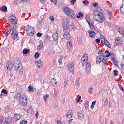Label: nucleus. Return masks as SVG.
I'll return each mask as SVG.
<instances>
[{"label": "nucleus", "mask_w": 124, "mask_h": 124, "mask_svg": "<svg viewBox=\"0 0 124 124\" xmlns=\"http://www.w3.org/2000/svg\"><path fill=\"white\" fill-rule=\"evenodd\" d=\"M122 39L120 37H118L115 40V42L116 44L118 45H122Z\"/></svg>", "instance_id": "nucleus-9"}, {"label": "nucleus", "mask_w": 124, "mask_h": 124, "mask_svg": "<svg viewBox=\"0 0 124 124\" xmlns=\"http://www.w3.org/2000/svg\"><path fill=\"white\" fill-rule=\"evenodd\" d=\"M42 35L41 33L39 32L37 33L36 34L37 36L39 37H40Z\"/></svg>", "instance_id": "nucleus-53"}, {"label": "nucleus", "mask_w": 124, "mask_h": 124, "mask_svg": "<svg viewBox=\"0 0 124 124\" xmlns=\"http://www.w3.org/2000/svg\"><path fill=\"white\" fill-rule=\"evenodd\" d=\"M118 87L120 88V89L122 91H123V89L122 85L119 84H118Z\"/></svg>", "instance_id": "nucleus-43"}, {"label": "nucleus", "mask_w": 124, "mask_h": 124, "mask_svg": "<svg viewBox=\"0 0 124 124\" xmlns=\"http://www.w3.org/2000/svg\"><path fill=\"white\" fill-rule=\"evenodd\" d=\"M15 24H13L11 25L9 29L11 31H12L11 35L13 39H16L18 37L17 32L16 30V26Z\"/></svg>", "instance_id": "nucleus-2"}, {"label": "nucleus", "mask_w": 124, "mask_h": 124, "mask_svg": "<svg viewBox=\"0 0 124 124\" xmlns=\"http://www.w3.org/2000/svg\"><path fill=\"white\" fill-rule=\"evenodd\" d=\"M105 41L103 43L104 44H105L109 48H110L111 47V46L109 43V42H108V41L107 40H105Z\"/></svg>", "instance_id": "nucleus-28"}, {"label": "nucleus", "mask_w": 124, "mask_h": 124, "mask_svg": "<svg viewBox=\"0 0 124 124\" xmlns=\"http://www.w3.org/2000/svg\"><path fill=\"white\" fill-rule=\"evenodd\" d=\"M96 62L97 63H99L101 61V58L99 56H97L96 58Z\"/></svg>", "instance_id": "nucleus-25"}, {"label": "nucleus", "mask_w": 124, "mask_h": 124, "mask_svg": "<svg viewBox=\"0 0 124 124\" xmlns=\"http://www.w3.org/2000/svg\"><path fill=\"white\" fill-rule=\"evenodd\" d=\"M113 63L116 65H117V62L116 60L112 61Z\"/></svg>", "instance_id": "nucleus-58"}, {"label": "nucleus", "mask_w": 124, "mask_h": 124, "mask_svg": "<svg viewBox=\"0 0 124 124\" xmlns=\"http://www.w3.org/2000/svg\"><path fill=\"white\" fill-rule=\"evenodd\" d=\"M84 106L85 108H87L88 107V102H86L85 103Z\"/></svg>", "instance_id": "nucleus-41"}, {"label": "nucleus", "mask_w": 124, "mask_h": 124, "mask_svg": "<svg viewBox=\"0 0 124 124\" xmlns=\"http://www.w3.org/2000/svg\"><path fill=\"white\" fill-rule=\"evenodd\" d=\"M64 38L68 40L70 38V36L69 33L68 32H66L64 33L63 35Z\"/></svg>", "instance_id": "nucleus-14"}, {"label": "nucleus", "mask_w": 124, "mask_h": 124, "mask_svg": "<svg viewBox=\"0 0 124 124\" xmlns=\"http://www.w3.org/2000/svg\"><path fill=\"white\" fill-rule=\"evenodd\" d=\"M37 65L40 68V67L43 65V63L41 59H39L37 61Z\"/></svg>", "instance_id": "nucleus-19"}, {"label": "nucleus", "mask_w": 124, "mask_h": 124, "mask_svg": "<svg viewBox=\"0 0 124 124\" xmlns=\"http://www.w3.org/2000/svg\"><path fill=\"white\" fill-rule=\"evenodd\" d=\"M69 29L71 30H73L75 29V28L74 25H71L69 27Z\"/></svg>", "instance_id": "nucleus-35"}, {"label": "nucleus", "mask_w": 124, "mask_h": 124, "mask_svg": "<svg viewBox=\"0 0 124 124\" xmlns=\"http://www.w3.org/2000/svg\"><path fill=\"white\" fill-rule=\"evenodd\" d=\"M93 89L92 88H90L89 89V91L90 93H91L93 92Z\"/></svg>", "instance_id": "nucleus-52"}, {"label": "nucleus", "mask_w": 124, "mask_h": 124, "mask_svg": "<svg viewBox=\"0 0 124 124\" xmlns=\"http://www.w3.org/2000/svg\"><path fill=\"white\" fill-rule=\"evenodd\" d=\"M64 59H63L62 57L60 56L58 60V62L59 65H61L62 64V62L64 61Z\"/></svg>", "instance_id": "nucleus-23"}, {"label": "nucleus", "mask_w": 124, "mask_h": 124, "mask_svg": "<svg viewBox=\"0 0 124 124\" xmlns=\"http://www.w3.org/2000/svg\"><path fill=\"white\" fill-rule=\"evenodd\" d=\"M39 54L38 52H36L34 55V56L35 58H38L39 56Z\"/></svg>", "instance_id": "nucleus-40"}, {"label": "nucleus", "mask_w": 124, "mask_h": 124, "mask_svg": "<svg viewBox=\"0 0 124 124\" xmlns=\"http://www.w3.org/2000/svg\"><path fill=\"white\" fill-rule=\"evenodd\" d=\"M106 61V58H105L102 59V61L103 63H105Z\"/></svg>", "instance_id": "nucleus-59"}, {"label": "nucleus", "mask_w": 124, "mask_h": 124, "mask_svg": "<svg viewBox=\"0 0 124 124\" xmlns=\"http://www.w3.org/2000/svg\"><path fill=\"white\" fill-rule=\"evenodd\" d=\"M90 36L92 38H94L95 35V33L92 31H89L88 32Z\"/></svg>", "instance_id": "nucleus-18"}, {"label": "nucleus", "mask_w": 124, "mask_h": 124, "mask_svg": "<svg viewBox=\"0 0 124 124\" xmlns=\"http://www.w3.org/2000/svg\"><path fill=\"white\" fill-rule=\"evenodd\" d=\"M28 89L30 91L32 92L33 91V89L31 85H30L28 88Z\"/></svg>", "instance_id": "nucleus-32"}, {"label": "nucleus", "mask_w": 124, "mask_h": 124, "mask_svg": "<svg viewBox=\"0 0 124 124\" xmlns=\"http://www.w3.org/2000/svg\"><path fill=\"white\" fill-rule=\"evenodd\" d=\"M83 3L85 5H87L89 3V2L87 0H85L84 1H83Z\"/></svg>", "instance_id": "nucleus-49"}, {"label": "nucleus", "mask_w": 124, "mask_h": 124, "mask_svg": "<svg viewBox=\"0 0 124 124\" xmlns=\"http://www.w3.org/2000/svg\"><path fill=\"white\" fill-rule=\"evenodd\" d=\"M94 19L96 21L101 23L105 20V18L103 14L100 12L96 10L93 12Z\"/></svg>", "instance_id": "nucleus-1"}, {"label": "nucleus", "mask_w": 124, "mask_h": 124, "mask_svg": "<svg viewBox=\"0 0 124 124\" xmlns=\"http://www.w3.org/2000/svg\"><path fill=\"white\" fill-rule=\"evenodd\" d=\"M84 59H85V62H86L88 60L87 55L86 54H85L84 55Z\"/></svg>", "instance_id": "nucleus-47"}, {"label": "nucleus", "mask_w": 124, "mask_h": 124, "mask_svg": "<svg viewBox=\"0 0 124 124\" xmlns=\"http://www.w3.org/2000/svg\"><path fill=\"white\" fill-rule=\"evenodd\" d=\"M15 69L19 73L22 74L23 72V69L22 66L16 63H14Z\"/></svg>", "instance_id": "nucleus-5"}, {"label": "nucleus", "mask_w": 124, "mask_h": 124, "mask_svg": "<svg viewBox=\"0 0 124 124\" xmlns=\"http://www.w3.org/2000/svg\"><path fill=\"white\" fill-rule=\"evenodd\" d=\"M71 42L69 41H68L67 44V47H68V46H71Z\"/></svg>", "instance_id": "nucleus-36"}, {"label": "nucleus", "mask_w": 124, "mask_h": 124, "mask_svg": "<svg viewBox=\"0 0 124 124\" xmlns=\"http://www.w3.org/2000/svg\"><path fill=\"white\" fill-rule=\"evenodd\" d=\"M120 10L121 12L124 14V4L121 6Z\"/></svg>", "instance_id": "nucleus-29"}, {"label": "nucleus", "mask_w": 124, "mask_h": 124, "mask_svg": "<svg viewBox=\"0 0 124 124\" xmlns=\"http://www.w3.org/2000/svg\"><path fill=\"white\" fill-rule=\"evenodd\" d=\"M89 16H86L85 17V19L88 23V22L91 21L90 20H89Z\"/></svg>", "instance_id": "nucleus-50"}, {"label": "nucleus", "mask_w": 124, "mask_h": 124, "mask_svg": "<svg viewBox=\"0 0 124 124\" xmlns=\"http://www.w3.org/2000/svg\"><path fill=\"white\" fill-rule=\"evenodd\" d=\"M11 31L10 30H8L7 31V32H6V36H8L10 33V32Z\"/></svg>", "instance_id": "nucleus-46"}, {"label": "nucleus", "mask_w": 124, "mask_h": 124, "mask_svg": "<svg viewBox=\"0 0 124 124\" xmlns=\"http://www.w3.org/2000/svg\"><path fill=\"white\" fill-rule=\"evenodd\" d=\"M54 4L56 5L57 4V2L56 0H50Z\"/></svg>", "instance_id": "nucleus-51"}, {"label": "nucleus", "mask_w": 124, "mask_h": 124, "mask_svg": "<svg viewBox=\"0 0 124 124\" xmlns=\"http://www.w3.org/2000/svg\"><path fill=\"white\" fill-rule=\"evenodd\" d=\"M118 30V32L120 33L123 34L124 35V31L122 28L121 27H118L117 28Z\"/></svg>", "instance_id": "nucleus-22"}, {"label": "nucleus", "mask_w": 124, "mask_h": 124, "mask_svg": "<svg viewBox=\"0 0 124 124\" xmlns=\"http://www.w3.org/2000/svg\"><path fill=\"white\" fill-rule=\"evenodd\" d=\"M88 23L91 29L92 30H94L95 29L91 21L88 22Z\"/></svg>", "instance_id": "nucleus-20"}, {"label": "nucleus", "mask_w": 124, "mask_h": 124, "mask_svg": "<svg viewBox=\"0 0 124 124\" xmlns=\"http://www.w3.org/2000/svg\"><path fill=\"white\" fill-rule=\"evenodd\" d=\"M73 113V111L72 110H70L68 111L66 114V116L69 118H70L72 117Z\"/></svg>", "instance_id": "nucleus-12"}, {"label": "nucleus", "mask_w": 124, "mask_h": 124, "mask_svg": "<svg viewBox=\"0 0 124 124\" xmlns=\"http://www.w3.org/2000/svg\"><path fill=\"white\" fill-rule=\"evenodd\" d=\"M96 102V101H93L92 103V105H91V109H92V108H93L94 107V105H95V103Z\"/></svg>", "instance_id": "nucleus-37"}, {"label": "nucleus", "mask_w": 124, "mask_h": 124, "mask_svg": "<svg viewBox=\"0 0 124 124\" xmlns=\"http://www.w3.org/2000/svg\"><path fill=\"white\" fill-rule=\"evenodd\" d=\"M121 67H122V69H123L124 68V63L123 62H121Z\"/></svg>", "instance_id": "nucleus-57"}, {"label": "nucleus", "mask_w": 124, "mask_h": 124, "mask_svg": "<svg viewBox=\"0 0 124 124\" xmlns=\"http://www.w3.org/2000/svg\"><path fill=\"white\" fill-rule=\"evenodd\" d=\"M13 118L14 121H16L20 119V116L19 115L17 114L14 115L13 116Z\"/></svg>", "instance_id": "nucleus-17"}, {"label": "nucleus", "mask_w": 124, "mask_h": 124, "mask_svg": "<svg viewBox=\"0 0 124 124\" xmlns=\"http://www.w3.org/2000/svg\"><path fill=\"white\" fill-rule=\"evenodd\" d=\"M76 1V0H72L71 1V3L72 5H73L74 4V2H75Z\"/></svg>", "instance_id": "nucleus-61"}, {"label": "nucleus", "mask_w": 124, "mask_h": 124, "mask_svg": "<svg viewBox=\"0 0 124 124\" xmlns=\"http://www.w3.org/2000/svg\"><path fill=\"white\" fill-rule=\"evenodd\" d=\"M20 103L23 105L25 106L27 105V98L25 96L23 95H20L19 98Z\"/></svg>", "instance_id": "nucleus-4"}, {"label": "nucleus", "mask_w": 124, "mask_h": 124, "mask_svg": "<svg viewBox=\"0 0 124 124\" xmlns=\"http://www.w3.org/2000/svg\"><path fill=\"white\" fill-rule=\"evenodd\" d=\"M97 44H99L100 42V40L99 39H97L95 40Z\"/></svg>", "instance_id": "nucleus-54"}, {"label": "nucleus", "mask_w": 124, "mask_h": 124, "mask_svg": "<svg viewBox=\"0 0 124 124\" xmlns=\"http://www.w3.org/2000/svg\"><path fill=\"white\" fill-rule=\"evenodd\" d=\"M63 23L62 24V26L63 29L64 31V30H67L69 28V23L68 22L66 21V22H64L63 21H62Z\"/></svg>", "instance_id": "nucleus-7"}, {"label": "nucleus", "mask_w": 124, "mask_h": 124, "mask_svg": "<svg viewBox=\"0 0 124 124\" xmlns=\"http://www.w3.org/2000/svg\"><path fill=\"white\" fill-rule=\"evenodd\" d=\"M26 28L28 35L31 36L33 35L34 30L33 27L30 25H27L26 27Z\"/></svg>", "instance_id": "nucleus-3"}, {"label": "nucleus", "mask_w": 124, "mask_h": 124, "mask_svg": "<svg viewBox=\"0 0 124 124\" xmlns=\"http://www.w3.org/2000/svg\"><path fill=\"white\" fill-rule=\"evenodd\" d=\"M12 119L11 117L7 116L6 117L5 120L6 123L9 124L11 122Z\"/></svg>", "instance_id": "nucleus-15"}, {"label": "nucleus", "mask_w": 124, "mask_h": 124, "mask_svg": "<svg viewBox=\"0 0 124 124\" xmlns=\"http://www.w3.org/2000/svg\"><path fill=\"white\" fill-rule=\"evenodd\" d=\"M58 31L57 30L54 33L53 36V38L55 40H57L58 38Z\"/></svg>", "instance_id": "nucleus-13"}, {"label": "nucleus", "mask_w": 124, "mask_h": 124, "mask_svg": "<svg viewBox=\"0 0 124 124\" xmlns=\"http://www.w3.org/2000/svg\"><path fill=\"white\" fill-rule=\"evenodd\" d=\"M90 63H87L86 65V72L88 74L89 73V70H90Z\"/></svg>", "instance_id": "nucleus-21"}, {"label": "nucleus", "mask_w": 124, "mask_h": 124, "mask_svg": "<svg viewBox=\"0 0 124 124\" xmlns=\"http://www.w3.org/2000/svg\"><path fill=\"white\" fill-rule=\"evenodd\" d=\"M74 63L71 62L69 64L68 66V69L70 71L72 72L73 70Z\"/></svg>", "instance_id": "nucleus-10"}, {"label": "nucleus", "mask_w": 124, "mask_h": 124, "mask_svg": "<svg viewBox=\"0 0 124 124\" xmlns=\"http://www.w3.org/2000/svg\"><path fill=\"white\" fill-rule=\"evenodd\" d=\"M0 10L3 12H5L7 10V8L6 6H4L0 8Z\"/></svg>", "instance_id": "nucleus-24"}, {"label": "nucleus", "mask_w": 124, "mask_h": 124, "mask_svg": "<svg viewBox=\"0 0 124 124\" xmlns=\"http://www.w3.org/2000/svg\"><path fill=\"white\" fill-rule=\"evenodd\" d=\"M71 46H68V47H67V49L68 51H70L71 50Z\"/></svg>", "instance_id": "nucleus-55"}, {"label": "nucleus", "mask_w": 124, "mask_h": 124, "mask_svg": "<svg viewBox=\"0 0 124 124\" xmlns=\"http://www.w3.org/2000/svg\"><path fill=\"white\" fill-rule=\"evenodd\" d=\"M62 10L68 16L70 15V14L73 13V11L68 7H64Z\"/></svg>", "instance_id": "nucleus-6"}, {"label": "nucleus", "mask_w": 124, "mask_h": 124, "mask_svg": "<svg viewBox=\"0 0 124 124\" xmlns=\"http://www.w3.org/2000/svg\"><path fill=\"white\" fill-rule=\"evenodd\" d=\"M1 93H3L4 94H7L8 93V92H7V90L4 89H3L2 90Z\"/></svg>", "instance_id": "nucleus-38"}, {"label": "nucleus", "mask_w": 124, "mask_h": 124, "mask_svg": "<svg viewBox=\"0 0 124 124\" xmlns=\"http://www.w3.org/2000/svg\"><path fill=\"white\" fill-rule=\"evenodd\" d=\"M108 104V102L107 100L105 101L104 103V106L105 107H106Z\"/></svg>", "instance_id": "nucleus-42"}, {"label": "nucleus", "mask_w": 124, "mask_h": 124, "mask_svg": "<svg viewBox=\"0 0 124 124\" xmlns=\"http://www.w3.org/2000/svg\"><path fill=\"white\" fill-rule=\"evenodd\" d=\"M101 41L104 43V42L105 41V40H106V39L103 36H101Z\"/></svg>", "instance_id": "nucleus-34"}, {"label": "nucleus", "mask_w": 124, "mask_h": 124, "mask_svg": "<svg viewBox=\"0 0 124 124\" xmlns=\"http://www.w3.org/2000/svg\"><path fill=\"white\" fill-rule=\"evenodd\" d=\"M72 120H73L72 119H71L70 120H68V123L69 124H70L71 123V122Z\"/></svg>", "instance_id": "nucleus-60"}, {"label": "nucleus", "mask_w": 124, "mask_h": 124, "mask_svg": "<svg viewBox=\"0 0 124 124\" xmlns=\"http://www.w3.org/2000/svg\"><path fill=\"white\" fill-rule=\"evenodd\" d=\"M51 83L52 85L55 86H56L57 82L55 79L52 78L51 79Z\"/></svg>", "instance_id": "nucleus-16"}, {"label": "nucleus", "mask_w": 124, "mask_h": 124, "mask_svg": "<svg viewBox=\"0 0 124 124\" xmlns=\"http://www.w3.org/2000/svg\"><path fill=\"white\" fill-rule=\"evenodd\" d=\"M78 113V118L79 119H81L84 118V116L83 114L82 113Z\"/></svg>", "instance_id": "nucleus-26"}, {"label": "nucleus", "mask_w": 124, "mask_h": 124, "mask_svg": "<svg viewBox=\"0 0 124 124\" xmlns=\"http://www.w3.org/2000/svg\"><path fill=\"white\" fill-rule=\"evenodd\" d=\"M114 73L113 75L115 76H116L117 75V72H118V71L117 70H114L113 71Z\"/></svg>", "instance_id": "nucleus-44"}, {"label": "nucleus", "mask_w": 124, "mask_h": 124, "mask_svg": "<svg viewBox=\"0 0 124 124\" xmlns=\"http://www.w3.org/2000/svg\"><path fill=\"white\" fill-rule=\"evenodd\" d=\"M20 123L21 124H26L27 123V121H21L20 122Z\"/></svg>", "instance_id": "nucleus-48"}, {"label": "nucleus", "mask_w": 124, "mask_h": 124, "mask_svg": "<svg viewBox=\"0 0 124 124\" xmlns=\"http://www.w3.org/2000/svg\"><path fill=\"white\" fill-rule=\"evenodd\" d=\"M48 94H46V95L43 96V98L44 101L46 102L48 98Z\"/></svg>", "instance_id": "nucleus-31"}, {"label": "nucleus", "mask_w": 124, "mask_h": 124, "mask_svg": "<svg viewBox=\"0 0 124 124\" xmlns=\"http://www.w3.org/2000/svg\"><path fill=\"white\" fill-rule=\"evenodd\" d=\"M13 64L9 61H8L6 63V67L8 70L10 71L13 68Z\"/></svg>", "instance_id": "nucleus-8"}, {"label": "nucleus", "mask_w": 124, "mask_h": 124, "mask_svg": "<svg viewBox=\"0 0 124 124\" xmlns=\"http://www.w3.org/2000/svg\"><path fill=\"white\" fill-rule=\"evenodd\" d=\"M4 119V118L3 117H0V124H2Z\"/></svg>", "instance_id": "nucleus-45"}, {"label": "nucleus", "mask_w": 124, "mask_h": 124, "mask_svg": "<svg viewBox=\"0 0 124 124\" xmlns=\"http://www.w3.org/2000/svg\"><path fill=\"white\" fill-rule=\"evenodd\" d=\"M43 44L41 41H39V45L38 46V47L39 48H42V46H43Z\"/></svg>", "instance_id": "nucleus-33"}, {"label": "nucleus", "mask_w": 124, "mask_h": 124, "mask_svg": "<svg viewBox=\"0 0 124 124\" xmlns=\"http://www.w3.org/2000/svg\"><path fill=\"white\" fill-rule=\"evenodd\" d=\"M85 59H84V56L81 58V62L83 63H84V62H85ZM84 64H83V65H84Z\"/></svg>", "instance_id": "nucleus-39"}, {"label": "nucleus", "mask_w": 124, "mask_h": 124, "mask_svg": "<svg viewBox=\"0 0 124 124\" xmlns=\"http://www.w3.org/2000/svg\"><path fill=\"white\" fill-rule=\"evenodd\" d=\"M50 19L51 20V21H54V19L53 16H51L49 17Z\"/></svg>", "instance_id": "nucleus-56"}, {"label": "nucleus", "mask_w": 124, "mask_h": 124, "mask_svg": "<svg viewBox=\"0 0 124 124\" xmlns=\"http://www.w3.org/2000/svg\"><path fill=\"white\" fill-rule=\"evenodd\" d=\"M104 23L106 25H108L109 24V23L107 21H105L104 22Z\"/></svg>", "instance_id": "nucleus-62"}, {"label": "nucleus", "mask_w": 124, "mask_h": 124, "mask_svg": "<svg viewBox=\"0 0 124 124\" xmlns=\"http://www.w3.org/2000/svg\"><path fill=\"white\" fill-rule=\"evenodd\" d=\"M11 22L13 24H16L17 23V21L16 19L15 16L14 14L12 15L11 16Z\"/></svg>", "instance_id": "nucleus-11"}, {"label": "nucleus", "mask_w": 124, "mask_h": 124, "mask_svg": "<svg viewBox=\"0 0 124 124\" xmlns=\"http://www.w3.org/2000/svg\"><path fill=\"white\" fill-rule=\"evenodd\" d=\"M29 52V51L26 48H25L23 50V53L24 54H26L28 53Z\"/></svg>", "instance_id": "nucleus-30"}, {"label": "nucleus", "mask_w": 124, "mask_h": 124, "mask_svg": "<svg viewBox=\"0 0 124 124\" xmlns=\"http://www.w3.org/2000/svg\"><path fill=\"white\" fill-rule=\"evenodd\" d=\"M78 14L79 16H80V17H82L83 16V14L82 13L79 12L78 13Z\"/></svg>", "instance_id": "nucleus-64"}, {"label": "nucleus", "mask_w": 124, "mask_h": 124, "mask_svg": "<svg viewBox=\"0 0 124 124\" xmlns=\"http://www.w3.org/2000/svg\"><path fill=\"white\" fill-rule=\"evenodd\" d=\"M73 13L70 14V15H69V17L71 19H74L75 18L76 15L74 11L73 12Z\"/></svg>", "instance_id": "nucleus-27"}, {"label": "nucleus", "mask_w": 124, "mask_h": 124, "mask_svg": "<svg viewBox=\"0 0 124 124\" xmlns=\"http://www.w3.org/2000/svg\"><path fill=\"white\" fill-rule=\"evenodd\" d=\"M8 20L10 22H11V16L8 17Z\"/></svg>", "instance_id": "nucleus-63"}]
</instances>
